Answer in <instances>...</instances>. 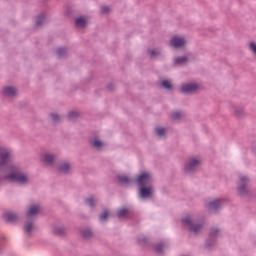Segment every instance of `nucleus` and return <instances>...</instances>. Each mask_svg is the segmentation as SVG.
<instances>
[{
  "mask_svg": "<svg viewBox=\"0 0 256 256\" xmlns=\"http://www.w3.org/2000/svg\"><path fill=\"white\" fill-rule=\"evenodd\" d=\"M2 93L4 97H17V88H15L14 86H6L4 87Z\"/></svg>",
  "mask_w": 256,
  "mask_h": 256,
  "instance_id": "dca6fc26",
  "label": "nucleus"
},
{
  "mask_svg": "<svg viewBox=\"0 0 256 256\" xmlns=\"http://www.w3.org/2000/svg\"><path fill=\"white\" fill-rule=\"evenodd\" d=\"M254 153H256V148L254 149Z\"/></svg>",
  "mask_w": 256,
  "mask_h": 256,
  "instance_id": "37998d69",
  "label": "nucleus"
},
{
  "mask_svg": "<svg viewBox=\"0 0 256 256\" xmlns=\"http://www.w3.org/2000/svg\"><path fill=\"white\" fill-rule=\"evenodd\" d=\"M114 88H115V87L113 86V84H109V85H108L109 91H113Z\"/></svg>",
  "mask_w": 256,
  "mask_h": 256,
  "instance_id": "a19ab883",
  "label": "nucleus"
},
{
  "mask_svg": "<svg viewBox=\"0 0 256 256\" xmlns=\"http://www.w3.org/2000/svg\"><path fill=\"white\" fill-rule=\"evenodd\" d=\"M3 253V249L1 248V246H0V255Z\"/></svg>",
  "mask_w": 256,
  "mask_h": 256,
  "instance_id": "79ce46f5",
  "label": "nucleus"
},
{
  "mask_svg": "<svg viewBox=\"0 0 256 256\" xmlns=\"http://www.w3.org/2000/svg\"><path fill=\"white\" fill-rule=\"evenodd\" d=\"M5 175H3V176H0V187H1V185H2V183H3V181H5Z\"/></svg>",
  "mask_w": 256,
  "mask_h": 256,
  "instance_id": "ea45409f",
  "label": "nucleus"
},
{
  "mask_svg": "<svg viewBox=\"0 0 256 256\" xmlns=\"http://www.w3.org/2000/svg\"><path fill=\"white\" fill-rule=\"evenodd\" d=\"M199 89V85L196 83H184L181 85L180 93H183L184 95H191L195 93Z\"/></svg>",
  "mask_w": 256,
  "mask_h": 256,
  "instance_id": "9b49d317",
  "label": "nucleus"
},
{
  "mask_svg": "<svg viewBox=\"0 0 256 256\" xmlns=\"http://www.w3.org/2000/svg\"><path fill=\"white\" fill-rule=\"evenodd\" d=\"M23 231L26 237H31V235H33V231H35V219L27 218L23 224Z\"/></svg>",
  "mask_w": 256,
  "mask_h": 256,
  "instance_id": "f8f14e48",
  "label": "nucleus"
},
{
  "mask_svg": "<svg viewBox=\"0 0 256 256\" xmlns=\"http://www.w3.org/2000/svg\"><path fill=\"white\" fill-rule=\"evenodd\" d=\"M100 221L105 222L107 219H109V212L106 210L99 216Z\"/></svg>",
  "mask_w": 256,
  "mask_h": 256,
  "instance_id": "c9c22d12",
  "label": "nucleus"
},
{
  "mask_svg": "<svg viewBox=\"0 0 256 256\" xmlns=\"http://www.w3.org/2000/svg\"><path fill=\"white\" fill-rule=\"evenodd\" d=\"M169 45L173 49H183L187 45V40L183 36L175 35L170 39Z\"/></svg>",
  "mask_w": 256,
  "mask_h": 256,
  "instance_id": "6e6552de",
  "label": "nucleus"
},
{
  "mask_svg": "<svg viewBox=\"0 0 256 256\" xmlns=\"http://www.w3.org/2000/svg\"><path fill=\"white\" fill-rule=\"evenodd\" d=\"M234 113L236 117H243V115H245V109L243 107H235Z\"/></svg>",
  "mask_w": 256,
  "mask_h": 256,
  "instance_id": "c756f323",
  "label": "nucleus"
},
{
  "mask_svg": "<svg viewBox=\"0 0 256 256\" xmlns=\"http://www.w3.org/2000/svg\"><path fill=\"white\" fill-rule=\"evenodd\" d=\"M5 169H7V173L4 174V181L14 183L19 187H27L31 183V177L18 165L8 164Z\"/></svg>",
  "mask_w": 256,
  "mask_h": 256,
  "instance_id": "f257e3e1",
  "label": "nucleus"
},
{
  "mask_svg": "<svg viewBox=\"0 0 256 256\" xmlns=\"http://www.w3.org/2000/svg\"><path fill=\"white\" fill-rule=\"evenodd\" d=\"M95 198L93 197H88L85 199V205L88 207H91V209H95Z\"/></svg>",
  "mask_w": 256,
  "mask_h": 256,
  "instance_id": "c85d7f7f",
  "label": "nucleus"
},
{
  "mask_svg": "<svg viewBox=\"0 0 256 256\" xmlns=\"http://www.w3.org/2000/svg\"><path fill=\"white\" fill-rule=\"evenodd\" d=\"M76 27H87V19L85 17H78L75 19Z\"/></svg>",
  "mask_w": 256,
  "mask_h": 256,
  "instance_id": "a878e982",
  "label": "nucleus"
},
{
  "mask_svg": "<svg viewBox=\"0 0 256 256\" xmlns=\"http://www.w3.org/2000/svg\"><path fill=\"white\" fill-rule=\"evenodd\" d=\"M39 213H41V206L38 204H32L26 211V218L35 219Z\"/></svg>",
  "mask_w": 256,
  "mask_h": 256,
  "instance_id": "ddd939ff",
  "label": "nucleus"
},
{
  "mask_svg": "<svg viewBox=\"0 0 256 256\" xmlns=\"http://www.w3.org/2000/svg\"><path fill=\"white\" fill-rule=\"evenodd\" d=\"M249 49L253 53V55L256 59V42H250L249 43Z\"/></svg>",
  "mask_w": 256,
  "mask_h": 256,
  "instance_id": "e433bc0d",
  "label": "nucleus"
},
{
  "mask_svg": "<svg viewBox=\"0 0 256 256\" xmlns=\"http://www.w3.org/2000/svg\"><path fill=\"white\" fill-rule=\"evenodd\" d=\"M80 235L84 241H91V239L95 237V235L93 234V230H91V228L89 227L82 228L80 230Z\"/></svg>",
  "mask_w": 256,
  "mask_h": 256,
  "instance_id": "2eb2a0df",
  "label": "nucleus"
},
{
  "mask_svg": "<svg viewBox=\"0 0 256 256\" xmlns=\"http://www.w3.org/2000/svg\"><path fill=\"white\" fill-rule=\"evenodd\" d=\"M117 215H118L119 219H125V218L129 217V215H131V211L127 207H122V208L118 209Z\"/></svg>",
  "mask_w": 256,
  "mask_h": 256,
  "instance_id": "412c9836",
  "label": "nucleus"
},
{
  "mask_svg": "<svg viewBox=\"0 0 256 256\" xmlns=\"http://www.w3.org/2000/svg\"><path fill=\"white\" fill-rule=\"evenodd\" d=\"M153 195V187L142 186L139 188V197L140 199H149Z\"/></svg>",
  "mask_w": 256,
  "mask_h": 256,
  "instance_id": "4468645a",
  "label": "nucleus"
},
{
  "mask_svg": "<svg viewBox=\"0 0 256 256\" xmlns=\"http://www.w3.org/2000/svg\"><path fill=\"white\" fill-rule=\"evenodd\" d=\"M181 223L184 229H187L193 235H199L203 231V227H205V221L203 219L193 215L188 214L181 219Z\"/></svg>",
  "mask_w": 256,
  "mask_h": 256,
  "instance_id": "f03ea898",
  "label": "nucleus"
},
{
  "mask_svg": "<svg viewBox=\"0 0 256 256\" xmlns=\"http://www.w3.org/2000/svg\"><path fill=\"white\" fill-rule=\"evenodd\" d=\"M91 147H94V149H101L103 147V142L95 137L94 139L90 140Z\"/></svg>",
  "mask_w": 256,
  "mask_h": 256,
  "instance_id": "b1692460",
  "label": "nucleus"
},
{
  "mask_svg": "<svg viewBox=\"0 0 256 256\" xmlns=\"http://www.w3.org/2000/svg\"><path fill=\"white\" fill-rule=\"evenodd\" d=\"M154 250L161 255L163 253V244H156Z\"/></svg>",
  "mask_w": 256,
  "mask_h": 256,
  "instance_id": "4c0bfd02",
  "label": "nucleus"
},
{
  "mask_svg": "<svg viewBox=\"0 0 256 256\" xmlns=\"http://www.w3.org/2000/svg\"><path fill=\"white\" fill-rule=\"evenodd\" d=\"M189 63V57L187 56H178L174 58V65L176 67H183Z\"/></svg>",
  "mask_w": 256,
  "mask_h": 256,
  "instance_id": "a211bd4d",
  "label": "nucleus"
},
{
  "mask_svg": "<svg viewBox=\"0 0 256 256\" xmlns=\"http://www.w3.org/2000/svg\"><path fill=\"white\" fill-rule=\"evenodd\" d=\"M237 191L240 197H249V178L240 176Z\"/></svg>",
  "mask_w": 256,
  "mask_h": 256,
  "instance_id": "39448f33",
  "label": "nucleus"
},
{
  "mask_svg": "<svg viewBox=\"0 0 256 256\" xmlns=\"http://www.w3.org/2000/svg\"><path fill=\"white\" fill-rule=\"evenodd\" d=\"M111 11V8L109 6H102L101 7V13H109Z\"/></svg>",
  "mask_w": 256,
  "mask_h": 256,
  "instance_id": "58836bf2",
  "label": "nucleus"
},
{
  "mask_svg": "<svg viewBox=\"0 0 256 256\" xmlns=\"http://www.w3.org/2000/svg\"><path fill=\"white\" fill-rule=\"evenodd\" d=\"M183 117V114L179 111H176V112H173L171 114V118L174 120V121H179L181 120V118Z\"/></svg>",
  "mask_w": 256,
  "mask_h": 256,
  "instance_id": "473e14b6",
  "label": "nucleus"
},
{
  "mask_svg": "<svg viewBox=\"0 0 256 256\" xmlns=\"http://www.w3.org/2000/svg\"><path fill=\"white\" fill-rule=\"evenodd\" d=\"M137 240H138L139 245H147V243L149 241L147 239V237H145V235H139Z\"/></svg>",
  "mask_w": 256,
  "mask_h": 256,
  "instance_id": "72a5a7b5",
  "label": "nucleus"
},
{
  "mask_svg": "<svg viewBox=\"0 0 256 256\" xmlns=\"http://www.w3.org/2000/svg\"><path fill=\"white\" fill-rule=\"evenodd\" d=\"M11 162V151L0 146V169H5Z\"/></svg>",
  "mask_w": 256,
  "mask_h": 256,
  "instance_id": "0eeeda50",
  "label": "nucleus"
},
{
  "mask_svg": "<svg viewBox=\"0 0 256 256\" xmlns=\"http://www.w3.org/2000/svg\"><path fill=\"white\" fill-rule=\"evenodd\" d=\"M135 183L139 188L149 187L153 183V176L149 172H141L136 176Z\"/></svg>",
  "mask_w": 256,
  "mask_h": 256,
  "instance_id": "20e7f679",
  "label": "nucleus"
},
{
  "mask_svg": "<svg viewBox=\"0 0 256 256\" xmlns=\"http://www.w3.org/2000/svg\"><path fill=\"white\" fill-rule=\"evenodd\" d=\"M50 119L51 121H53V123L57 124V123H61V121L63 120V117H61V115H59L57 112H53V113H50Z\"/></svg>",
  "mask_w": 256,
  "mask_h": 256,
  "instance_id": "bb28decb",
  "label": "nucleus"
},
{
  "mask_svg": "<svg viewBox=\"0 0 256 256\" xmlns=\"http://www.w3.org/2000/svg\"><path fill=\"white\" fill-rule=\"evenodd\" d=\"M117 179H118L120 185H129L131 183V179L125 175H119V176H117Z\"/></svg>",
  "mask_w": 256,
  "mask_h": 256,
  "instance_id": "393cba45",
  "label": "nucleus"
},
{
  "mask_svg": "<svg viewBox=\"0 0 256 256\" xmlns=\"http://www.w3.org/2000/svg\"><path fill=\"white\" fill-rule=\"evenodd\" d=\"M221 235V229L219 228H212L210 230L209 239L206 242V247L209 249L217 243V239H219Z\"/></svg>",
  "mask_w": 256,
  "mask_h": 256,
  "instance_id": "1a4fd4ad",
  "label": "nucleus"
},
{
  "mask_svg": "<svg viewBox=\"0 0 256 256\" xmlns=\"http://www.w3.org/2000/svg\"><path fill=\"white\" fill-rule=\"evenodd\" d=\"M225 198H218L214 200H210L206 203V209L210 211V213H218L223 209V205H225Z\"/></svg>",
  "mask_w": 256,
  "mask_h": 256,
  "instance_id": "423d86ee",
  "label": "nucleus"
},
{
  "mask_svg": "<svg viewBox=\"0 0 256 256\" xmlns=\"http://www.w3.org/2000/svg\"><path fill=\"white\" fill-rule=\"evenodd\" d=\"M18 219L19 215L15 212H7L4 214V221H6V223H17Z\"/></svg>",
  "mask_w": 256,
  "mask_h": 256,
  "instance_id": "f3484780",
  "label": "nucleus"
},
{
  "mask_svg": "<svg viewBox=\"0 0 256 256\" xmlns=\"http://www.w3.org/2000/svg\"><path fill=\"white\" fill-rule=\"evenodd\" d=\"M52 233L54 235H65V233H67V228L64 226H54L52 228Z\"/></svg>",
  "mask_w": 256,
  "mask_h": 256,
  "instance_id": "5701e85b",
  "label": "nucleus"
},
{
  "mask_svg": "<svg viewBox=\"0 0 256 256\" xmlns=\"http://www.w3.org/2000/svg\"><path fill=\"white\" fill-rule=\"evenodd\" d=\"M57 171L60 175H71L73 173V165L69 161H62L58 163Z\"/></svg>",
  "mask_w": 256,
  "mask_h": 256,
  "instance_id": "9d476101",
  "label": "nucleus"
},
{
  "mask_svg": "<svg viewBox=\"0 0 256 256\" xmlns=\"http://www.w3.org/2000/svg\"><path fill=\"white\" fill-rule=\"evenodd\" d=\"M199 167H201V158L190 157L184 164V171L188 174L195 173Z\"/></svg>",
  "mask_w": 256,
  "mask_h": 256,
  "instance_id": "7ed1b4c3",
  "label": "nucleus"
},
{
  "mask_svg": "<svg viewBox=\"0 0 256 256\" xmlns=\"http://www.w3.org/2000/svg\"><path fill=\"white\" fill-rule=\"evenodd\" d=\"M147 55L150 57V59H157V57H161L163 55V52L161 49H148Z\"/></svg>",
  "mask_w": 256,
  "mask_h": 256,
  "instance_id": "aec40b11",
  "label": "nucleus"
},
{
  "mask_svg": "<svg viewBox=\"0 0 256 256\" xmlns=\"http://www.w3.org/2000/svg\"><path fill=\"white\" fill-rule=\"evenodd\" d=\"M156 135H158V137H165L167 130L165 128H156Z\"/></svg>",
  "mask_w": 256,
  "mask_h": 256,
  "instance_id": "f704fd0d",
  "label": "nucleus"
},
{
  "mask_svg": "<svg viewBox=\"0 0 256 256\" xmlns=\"http://www.w3.org/2000/svg\"><path fill=\"white\" fill-rule=\"evenodd\" d=\"M56 53H57L58 57L61 59V58L65 57V55H67V53H69V51L65 47H60L57 49Z\"/></svg>",
  "mask_w": 256,
  "mask_h": 256,
  "instance_id": "cd10ccee",
  "label": "nucleus"
},
{
  "mask_svg": "<svg viewBox=\"0 0 256 256\" xmlns=\"http://www.w3.org/2000/svg\"><path fill=\"white\" fill-rule=\"evenodd\" d=\"M160 86L162 89H168V90L173 87V85L168 80H163L162 82H160Z\"/></svg>",
  "mask_w": 256,
  "mask_h": 256,
  "instance_id": "2f4dec72",
  "label": "nucleus"
},
{
  "mask_svg": "<svg viewBox=\"0 0 256 256\" xmlns=\"http://www.w3.org/2000/svg\"><path fill=\"white\" fill-rule=\"evenodd\" d=\"M79 115L80 114L78 111L72 110L68 113V119H70L71 121H75V119L79 118Z\"/></svg>",
  "mask_w": 256,
  "mask_h": 256,
  "instance_id": "7c9ffc66",
  "label": "nucleus"
},
{
  "mask_svg": "<svg viewBox=\"0 0 256 256\" xmlns=\"http://www.w3.org/2000/svg\"><path fill=\"white\" fill-rule=\"evenodd\" d=\"M42 159L46 165H53V163H55V159H57V155L53 153H45Z\"/></svg>",
  "mask_w": 256,
  "mask_h": 256,
  "instance_id": "6ab92c4d",
  "label": "nucleus"
},
{
  "mask_svg": "<svg viewBox=\"0 0 256 256\" xmlns=\"http://www.w3.org/2000/svg\"><path fill=\"white\" fill-rule=\"evenodd\" d=\"M44 23H47V15L45 13L39 14L35 21L36 27H42Z\"/></svg>",
  "mask_w": 256,
  "mask_h": 256,
  "instance_id": "4be33fe9",
  "label": "nucleus"
}]
</instances>
